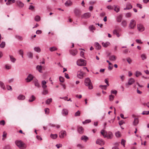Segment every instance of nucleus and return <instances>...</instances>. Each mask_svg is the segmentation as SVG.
I'll list each match as a JSON object with an SVG mask.
<instances>
[{"label": "nucleus", "instance_id": "f257e3e1", "mask_svg": "<svg viewBox=\"0 0 149 149\" xmlns=\"http://www.w3.org/2000/svg\"><path fill=\"white\" fill-rule=\"evenodd\" d=\"M15 143L17 146L20 149H24L26 147V145L21 141H16Z\"/></svg>", "mask_w": 149, "mask_h": 149}, {"label": "nucleus", "instance_id": "f03ea898", "mask_svg": "<svg viewBox=\"0 0 149 149\" xmlns=\"http://www.w3.org/2000/svg\"><path fill=\"white\" fill-rule=\"evenodd\" d=\"M85 85L88 87L89 89H92L93 88V84L91 80L89 78H86L85 80Z\"/></svg>", "mask_w": 149, "mask_h": 149}, {"label": "nucleus", "instance_id": "7ed1b4c3", "mask_svg": "<svg viewBox=\"0 0 149 149\" xmlns=\"http://www.w3.org/2000/svg\"><path fill=\"white\" fill-rule=\"evenodd\" d=\"M136 21L134 19L131 20L128 26L129 28L130 29H133L136 27Z\"/></svg>", "mask_w": 149, "mask_h": 149}, {"label": "nucleus", "instance_id": "20e7f679", "mask_svg": "<svg viewBox=\"0 0 149 149\" xmlns=\"http://www.w3.org/2000/svg\"><path fill=\"white\" fill-rule=\"evenodd\" d=\"M77 63V64L79 66H85L86 65V61L82 59L78 60Z\"/></svg>", "mask_w": 149, "mask_h": 149}, {"label": "nucleus", "instance_id": "39448f33", "mask_svg": "<svg viewBox=\"0 0 149 149\" xmlns=\"http://www.w3.org/2000/svg\"><path fill=\"white\" fill-rule=\"evenodd\" d=\"M66 132L65 130H62L60 132L59 134V136L60 138L63 139L65 136H66Z\"/></svg>", "mask_w": 149, "mask_h": 149}, {"label": "nucleus", "instance_id": "423d86ee", "mask_svg": "<svg viewBox=\"0 0 149 149\" xmlns=\"http://www.w3.org/2000/svg\"><path fill=\"white\" fill-rule=\"evenodd\" d=\"M85 73L83 72L81 70L78 71L77 72V77L79 79L82 78L85 75Z\"/></svg>", "mask_w": 149, "mask_h": 149}, {"label": "nucleus", "instance_id": "0eeeda50", "mask_svg": "<svg viewBox=\"0 0 149 149\" xmlns=\"http://www.w3.org/2000/svg\"><path fill=\"white\" fill-rule=\"evenodd\" d=\"M137 26L138 30L140 32H142L145 30L144 27L142 24H138L137 25Z\"/></svg>", "mask_w": 149, "mask_h": 149}, {"label": "nucleus", "instance_id": "6e6552de", "mask_svg": "<svg viewBox=\"0 0 149 149\" xmlns=\"http://www.w3.org/2000/svg\"><path fill=\"white\" fill-rule=\"evenodd\" d=\"M75 15L77 16H79L81 13L80 10L79 9L76 8L75 9L74 11Z\"/></svg>", "mask_w": 149, "mask_h": 149}, {"label": "nucleus", "instance_id": "1a4fd4ad", "mask_svg": "<svg viewBox=\"0 0 149 149\" xmlns=\"http://www.w3.org/2000/svg\"><path fill=\"white\" fill-rule=\"evenodd\" d=\"M17 5L20 8H21L24 7V4L20 1H17L16 2Z\"/></svg>", "mask_w": 149, "mask_h": 149}, {"label": "nucleus", "instance_id": "9d476101", "mask_svg": "<svg viewBox=\"0 0 149 149\" xmlns=\"http://www.w3.org/2000/svg\"><path fill=\"white\" fill-rule=\"evenodd\" d=\"M96 143L102 146L104 144L105 142L102 139H98L96 141Z\"/></svg>", "mask_w": 149, "mask_h": 149}, {"label": "nucleus", "instance_id": "9b49d317", "mask_svg": "<svg viewBox=\"0 0 149 149\" xmlns=\"http://www.w3.org/2000/svg\"><path fill=\"white\" fill-rule=\"evenodd\" d=\"M91 16L90 13H85L82 15L81 16V18H82L86 19L89 17Z\"/></svg>", "mask_w": 149, "mask_h": 149}, {"label": "nucleus", "instance_id": "f8f14e48", "mask_svg": "<svg viewBox=\"0 0 149 149\" xmlns=\"http://www.w3.org/2000/svg\"><path fill=\"white\" fill-rule=\"evenodd\" d=\"M33 77L32 75L31 74H29L26 79V82H30L33 79Z\"/></svg>", "mask_w": 149, "mask_h": 149}, {"label": "nucleus", "instance_id": "ddd939ff", "mask_svg": "<svg viewBox=\"0 0 149 149\" xmlns=\"http://www.w3.org/2000/svg\"><path fill=\"white\" fill-rule=\"evenodd\" d=\"M135 80L132 78H130L128 79V83L126 85H131L135 82Z\"/></svg>", "mask_w": 149, "mask_h": 149}, {"label": "nucleus", "instance_id": "4468645a", "mask_svg": "<svg viewBox=\"0 0 149 149\" xmlns=\"http://www.w3.org/2000/svg\"><path fill=\"white\" fill-rule=\"evenodd\" d=\"M84 131V128L81 126L79 127L78 128V132L80 134H82L83 133Z\"/></svg>", "mask_w": 149, "mask_h": 149}, {"label": "nucleus", "instance_id": "2eb2a0df", "mask_svg": "<svg viewBox=\"0 0 149 149\" xmlns=\"http://www.w3.org/2000/svg\"><path fill=\"white\" fill-rule=\"evenodd\" d=\"M123 17V15L121 14L119 15L116 18V21L118 22H121Z\"/></svg>", "mask_w": 149, "mask_h": 149}, {"label": "nucleus", "instance_id": "dca6fc26", "mask_svg": "<svg viewBox=\"0 0 149 149\" xmlns=\"http://www.w3.org/2000/svg\"><path fill=\"white\" fill-rule=\"evenodd\" d=\"M81 139L85 142H86L88 140V138L86 136L83 135L81 137Z\"/></svg>", "mask_w": 149, "mask_h": 149}, {"label": "nucleus", "instance_id": "f3484780", "mask_svg": "<svg viewBox=\"0 0 149 149\" xmlns=\"http://www.w3.org/2000/svg\"><path fill=\"white\" fill-rule=\"evenodd\" d=\"M117 57L114 55H112L109 56V59L111 61H115L116 60Z\"/></svg>", "mask_w": 149, "mask_h": 149}, {"label": "nucleus", "instance_id": "a211bd4d", "mask_svg": "<svg viewBox=\"0 0 149 149\" xmlns=\"http://www.w3.org/2000/svg\"><path fill=\"white\" fill-rule=\"evenodd\" d=\"M70 52L71 54L74 56L77 54V52L76 50H71L70 51Z\"/></svg>", "mask_w": 149, "mask_h": 149}, {"label": "nucleus", "instance_id": "6ab92c4d", "mask_svg": "<svg viewBox=\"0 0 149 149\" xmlns=\"http://www.w3.org/2000/svg\"><path fill=\"white\" fill-rule=\"evenodd\" d=\"M36 69L40 72L42 73V66L41 65H38L36 67Z\"/></svg>", "mask_w": 149, "mask_h": 149}, {"label": "nucleus", "instance_id": "aec40b11", "mask_svg": "<svg viewBox=\"0 0 149 149\" xmlns=\"http://www.w3.org/2000/svg\"><path fill=\"white\" fill-rule=\"evenodd\" d=\"M46 82L45 80L42 81V87L44 89H45L47 87L46 85Z\"/></svg>", "mask_w": 149, "mask_h": 149}, {"label": "nucleus", "instance_id": "412c9836", "mask_svg": "<svg viewBox=\"0 0 149 149\" xmlns=\"http://www.w3.org/2000/svg\"><path fill=\"white\" fill-rule=\"evenodd\" d=\"M102 45L104 47H106L109 46L110 45V43L108 42H102Z\"/></svg>", "mask_w": 149, "mask_h": 149}, {"label": "nucleus", "instance_id": "4be33fe9", "mask_svg": "<svg viewBox=\"0 0 149 149\" xmlns=\"http://www.w3.org/2000/svg\"><path fill=\"white\" fill-rule=\"evenodd\" d=\"M62 113L63 115L65 116L68 115V111L67 109H63Z\"/></svg>", "mask_w": 149, "mask_h": 149}, {"label": "nucleus", "instance_id": "5701e85b", "mask_svg": "<svg viewBox=\"0 0 149 149\" xmlns=\"http://www.w3.org/2000/svg\"><path fill=\"white\" fill-rule=\"evenodd\" d=\"M95 47L96 49L99 50L101 48V45L99 44L98 43L96 42L95 43Z\"/></svg>", "mask_w": 149, "mask_h": 149}, {"label": "nucleus", "instance_id": "b1692460", "mask_svg": "<svg viewBox=\"0 0 149 149\" xmlns=\"http://www.w3.org/2000/svg\"><path fill=\"white\" fill-rule=\"evenodd\" d=\"M34 83L35 86L37 87L38 88H39L40 87V86L39 83L38 82V81L37 80H35L34 81Z\"/></svg>", "mask_w": 149, "mask_h": 149}, {"label": "nucleus", "instance_id": "393cba45", "mask_svg": "<svg viewBox=\"0 0 149 149\" xmlns=\"http://www.w3.org/2000/svg\"><path fill=\"white\" fill-rule=\"evenodd\" d=\"M122 26L123 27H125L127 25V22L126 20H123L121 23Z\"/></svg>", "mask_w": 149, "mask_h": 149}, {"label": "nucleus", "instance_id": "a878e982", "mask_svg": "<svg viewBox=\"0 0 149 149\" xmlns=\"http://www.w3.org/2000/svg\"><path fill=\"white\" fill-rule=\"evenodd\" d=\"M25 96L23 95H20L17 97V99L20 100H23L25 99Z\"/></svg>", "mask_w": 149, "mask_h": 149}, {"label": "nucleus", "instance_id": "bb28decb", "mask_svg": "<svg viewBox=\"0 0 149 149\" xmlns=\"http://www.w3.org/2000/svg\"><path fill=\"white\" fill-rule=\"evenodd\" d=\"M132 5H131L130 4H127L126 6V8H124V10H130L132 8Z\"/></svg>", "mask_w": 149, "mask_h": 149}, {"label": "nucleus", "instance_id": "cd10ccee", "mask_svg": "<svg viewBox=\"0 0 149 149\" xmlns=\"http://www.w3.org/2000/svg\"><path fill=\"white\" fill-rule=\"evenodd\" d=\"M34 50L38 53H39L41 51V49L40 48L38 47H35L34 48Z\"/></svg>", "mask_w": 149, "mask_h": 149}, {"label": "nucleus", "instance_id": "c85d7f7f", "mask_svg": "<svg viewBox=\"0 0 149 149\" xmlns=\"http://www.w3.org/2000/svg\"><path fill=\"white\" fill-rule=\"evenodd\" d=\"M139 123V120L137 118H134V121L133 123V125H136Z\"/></svg>", "mask_w": 149, "mask_h": 149}, {"label": "nucleus", "instance_id": "c756f323", "mask_svg": "<svg viewBox=\"0 0 149 149\" xmlns=\"http://www.w3.org/2000/svg\"><path fill=\"white\" fill-rule=\"evenodd\" d=\"M101 133L104 137H107V134L105 130H102L101 131Z\"/></svg>", "mask_w": 149, "mask_h": 149}, {"label": "nucleus", "instance_id": "7c9ffc66", "mask_svg": "<svg viewBox=\"0 0 149 149\" xmlns=\"http://www.w3.org/2000/svg\"><path fill=\"white\" fill-rule=\"evenodd\" d=\"M27 55L28 57L31 59H32L33 58V54L31 52H28L27 53Z\"/></svg>", "mask_w": 149, "mask_h": 149}, {"label": "nucleus", "instance_id": "2f4dec72", "mask_svg": "<svg viewBox=\"0 0 149 149\" xmlns=\"http://www.w3.org/2000/svg\"><path fill=\"white\" fill-rule=\"evenodd\" d=\"M9 56L11 61L13 63H15L16 60V59L13 56L10 55Z\"/></svg>", "mask_w": 149, "mask_h": 149}, {"label": "nucleus", "instance_id": "473e14b6", "mask_svg": "<svg viewBox=\"0 0 149 149\" xmlns=\"http://www.w3.org/2000/svg\"><path fill=\"white\" fill-rule=\"evenodd\" d=\"M113 7L114 8V10L116 12L118 13L120 11V7L119 6L114 5Z\"/></svg>", "mask_w": 149, "mask_h": 149}, {"label": "nucleus", "instance_id": "72a5a7b5", "mask_svg": "<svg viewBox=\"0 0 149 149\" xmlns=\"http://www.w3.org/2000/svg\"><path fill=\"white\" fill-rule=\"evenodd\" d=\"M58 136V135L57 134H51L50 135V137L53 139H56Z\"/></svg>", "mask_w": 149, "mask_h": 149}, {"label": "nucleus", "instance_id": "f704fd0d", "mask_svg": "<svg viewBox=\"0 0 149 149\" xmlns=\"http://www.w3.org/2000/svg\"><path fill=\"white\" fill-rule=\"evenodd\" d=\"M0 86L3 89H5V86L3 82L0 81Z\"/></svg>", "mask_w": 149, "mask_h": 149}, {"label": "nucleus", "instance_id": "c9c22d12", "mask_svg": "<svg viewBox=\"0 0 149 149\" xmlns=\"http://www.w3.org/2000/svg\"><path fill=\"white\" fill-rule=\"evenodd\" d=\"M57 49V48L55 47H51L49 48V50L51 52H53L54 51L56 50Z\"/></svg>", "mask_w": 149, "mask_h": 149}, {"label": "nucleus", "instance_id": "e433bc0d", "mask_svg": "<svg viewBox=\"0 0 149 149\" xmlns=\"http://www.w3.org/2000/svg\"><path fill=\"white\" fill-rule=\"evenodd\" d=\"M35 99V97L33 95H32L29 100V101L30 102H32Z\"/></svg>", "mask_w": 149, "mask_h": 149}, {"label": "nucleus", "instance_id": "4c0bfd02", "mask_svg": "<svg viewBox=\"0 0 149 149\" xmlns=\"http://www.w3.org/2000/svg\"><path fill=\"white\" fill-rule=\"evenodd\" d=\"M71 4V1H69L68 0L66 1L65 3V5L66 6H69Z\"/></svg>", "mask_w": 149, "mask_h": 149}, {"label": "nucleus", "instance_id": "58836bf2", "mask_svg": "<svg viewBox=\"0 0 149 149\" xmlns=\"http://www.w3.org/2000/svg\"><path fill=\"white\" fill-rule=\"evenodd\" d=\"M113 33L114 34L116 35L117 36L119 37L120 36V35L119 33L117 32V31L116 30H114L113 31Z\"/></svg>", "mask_w": 149, "mask_h": 149}, {"label": "nucleus", "instance_id": "ea45409f", "mask_svg": "<svg viewBox=\"0 0 149 149\" xmlns=\"http://www.w3.org/2000/svg\"><path fill=\"white\" fill-rule=\"evenodd\" d=\"M91 122V120L90 119H87L85 121L82 122V123L84 124H86L87 123H89Z\"/></svg>", "mask_w": 149, "mask_h": 149}, {"label": "nucleus", "instance_id": "a19ab883", "mask_svg": "<svg viewBox=\"0 0 149 149\" xmlns=\"http://www.w3.org/2000/svg\"><path fill=\"white\" fill-rule=\"evenodd\" d=\"M141 73L139 71H136L135 73V75L136 77H138L139 76L141 75Z\"/></svg>", "mask_w": 149, "mask_h": 149}, {"label": "nucleus", "instance_id": "79ce46f5", "mask_svg": "<svg viewBox=\"0 0 149 149\" xmlns=\"http://www.w3.org/2000/svg\"><path fill=\"white\" fill-rule=\"evenodd\" d=\"M52 99L51 98L48 99H47L46 102V103L47 104H49L50 102H52Z\"/></svg>", "mask_w": 149, "mask_h": 149}, {"label": "nucleus", "instance_id": "37998d69", "mask_svg": "<svg viewBox=\"0 0 149 149\" xmlns=\"http://www.w3.org/2000/svg\"><path fill=\"white\" fill-rule=\"evenodd\" d=\"M6 45L5 43L4 42H2L0 45V47L1 48H3Z\"/></svg>", "mask_w": 149, "mask_h": 149}, {"label": "nucleus", "instance_id": "c03bdc74", "mask_svg": "<svg viewBox=\"0 0 149 149\" xmlns=\"http://www.w3.org/2000/svg\"><path fill=\"white\" fill-rule=\"evenodd\" d=\"M107 86H108L107 85H100V86L99 87L100 88H101V87H102V89H104L105 90H106L107 89Z\"/></svg>", "mask_w": 149, "mask_h": 149}, {"label": "nucleus", "instance_id": "a18cd8bd", "mask_svg": "<svg viewBox=\"0 0 149 149\" xmlns=\"http://www.w3.org/2000/svg\"><path fill=\"white\" fill-rule=\"evenodd\" d=\"M114 97V96L111 95H109V98L110 101H112L113 100Z\"/></svg>", "mask_w": 149, "mask_h": 149}, {"label": "nucleus", "instance_id": "49530a36", "mask_svg": "<svg viewBox=\"0 0 149 149\" xmlns=\"http://www.w3.org/2000/svg\"><path fill=\"white\" fill-rule=\"evenodd\" d=\"M59 81H60V82H63L64 81V78L61 76L59 77Z\"/></svg>", "mask_w": 149, "mask_h": 149}, {"label": "nucleus", "instance_id": "de8ad7c7", "mask_svg": "<svg viewBox=\"0 0 149 149\" xmlns=\"http://www.w3.org/2000/svg\"><path fill=\"white\" fill-rule=\"evenodd\" d=\"M35 19L36 21H39L40 20V16H36L35 17Z\"/></svg>", "mask_w": 149, "mask_h": 149}, {"label": "nucleus", "instance_id": "09e8293b", "mask_svg": "<svg viewBox=\"0 0 149 149\" xmlns=\"http://www.w3.org/2000/svg\"><path fill=\"white\" fill-rule=\"evenodd\" d=\"M125 17H130L132 16V14L130 13H128L126 14Z\"/></svg>", "mask_w": 149, "mask_h": 149}, {"label": "nucleus", "instance_id": "8fccbe9b", "mask_svg": "<svg viewBox=\"0 0 149 149\" xmlns=\"http://www.w3.org/2000/svg\"><path fill=\"white\" fill-rule=\"evenodd\" d=\"M15 37L16 38L19 39L20 40H22L23 39L22 37L16 35Z\"/></svg>", "mask_w": 149, "mask_h": 149}, {"label": "nucleus", "instance_id": "3c124183", "mask_svg": "<svg viewBox=\"0 0 149 149\" xmlns=\"http://www.w3.org/2000/svg\"><path fill=\"white\" fill-rule=\"evenodd\" d=\"M80 115V112L79 111H78L76 112L74 116H79Z\"/></svg>", "mask_w": 149, "mask_h": 149}, {"label": "nucleus", "instance_id": "603ef678", "mask_svg": "<svg viewBox=\"0 0 149 149\" xmlns=\"http://www.w3.org/2000/svg\"><path fill=\"white\" fill-rule=\"evenodd\" d=\"M4 149H12L11 147L9 145L6 146L4 148Z\"/></svg>", "mask_w": 149, "mask_h": 149}, {"label": "nucleus", "instance_id": "864d4df0", "mask_svg": "<svg viewBox=\"0 0 149 149\" xmlns=\"http://www.w3.org/2000/svg\"><path fill=\"white\" fill-rule=\"evenodd\" d=\"M48 93V91L46 89H44L43 92H42V94L44 95H45Z\"/></svg>", "mask_w": 149, "mask_h": 149}, {"label": "nucleus", "instance_id": "5fc2aeb1", "mask_svg": "<svg viewBox=\"0 0 149 149\" xmlns=\"http://www.w3.org/2000/svg\"><path fill=\"white\" fill-rule=\"evenodd\" d=\"M127 61L128 63L130 64L132 62V60L130 58H127Z\"/></svg>", "mask_w": 149, "mask_h": 149}, {"label": "nucleus", "instance_id": "6e6d98bb", "mask_svg": "<svg viewBox=\"0 0 149 149\" xmlns=\"http://www.w3.org/2000/svg\"><path fill=\"white\" fill-rule=\"evenodd\" d=\"M149 114V111H143L142 114L143 115H148Z\"/></svg>", "mask_w": 149, "mask_h": 149}, {"label": "nucleus", "instance_id": "4d7b16f0", "mask_svg": "<svg viewBox=\"0 0 149 149\" xmlns=\"http://www.w3.org/2000/svg\"><path fill=\"white\" fill-rule=\"evenodd\" d=\"M141 58L143 60H144L146 58V56L144 54H142L141 55Z\"/></svg>", "mask_w": 149, "mask_h": 149}, {"label": "nucleus", "instance_id": "13d9d810", "mask_svg": "<svg viewBox=\"0 0 149 149\" xmlns=\"http://www.w3.org/2000/svg\"><path fill=\"white\" fill-rule=\"evenodd\" d=\"M115 135L117 137H119L120 136V132H118L116 133Z\"/></svg>", "mask_w": 149, "mask_h": 149}, {"label": "nucleus", "instance_id": "bf43d9fd", "mask_svg": "<svg viewBox=\"0 0 149 149\" xmlns=\"http://www.w3.org/2000/svg\"><path fill=\"white\" fill-rule=\"evenodd\" d=\"M56 146L57 148H59L60 147H62V144L59 143L58 144H57Z\"/></svg>", "mask_w": 149, "mask_h": 149}, {"label": "nucleus", "instance_id": "052dcab7", "mask_svg": "<svg viewBox=\"0 0 149 149\" xmlns=\"http://www.w3.org/2000/svg\"><path fill=\"white\" fill-rule=\"evenodd\" d=\"M7 88L8 90L10 91H12V90L11 86L9 85H8L7 86Z\"/></svg>", "mask_w": 149, "mask_h": 149}, {"label": "nucleus", "instance_id": "680f3d73", "mask_svg": "<svg viewBox=\"0 0 149 149\" xmlns=\"http://www.w3.org/2000/svg\"><path fill=\"white\" fill-rule=\"evenodd\" d=\"M113 7L110 5L108 6L107 7V8L109 10H112L113 9Z\"/></svg>", "mask_w": 149, "mask_h": 149}, {"label": "nucleus", "instance_id": "e2e57ef3", "mask_svg": "<svg viewBox=\"0 0 149 149\" xmlns=\"http://www.w3.org/2000/svg\"><path fill=\"white\" fill-rule=\"evenodd\" d=\"M18 53L20 55H23V50L22 49H20L18 51Z\"/></svg>", "mask_w": 149, "mask_h": 149}, {"label": "nucleus", "instance_id": "0e129e2a", "mask_svg": "<svg viewBox=\"0 0 149 149\" xmlns=\"http://www.w3.org/2000/svg\"><path fill=\"white\" fill-rule=\"evenodd\" d=\"M7 133L5 131H4L3 132V137L6 138V135Z\"/></svg>", "mask_w": 149, "mask_h": 149}, {"label": "nucleus", "instance_id": "69168bd1", "mask_svg": "<svg viewBox=\"0 0 149 149\" xmlns=\"http://www.w3.org/2000/svg\"><path fill=\"white\" fill-rule=\"evenodd\" d=\"M125 142V140H124V139H122L121 140V144L123 145L124 146Z\"/></svg>", "mask_w": 149, "mask_h": 149}, {"label": "nucleus", "instance_id": "338daca9", "mask_svg": "<svg viewBox=\"0 0 149 149\" xmlns=\"http://www.w3.org/2000/svg\"><path fill=\"white\" fill-rule=\"evenodd\" d=\"M118 123H119V125L120 126H121V125H122L123 123H124L125 122L124 121L122 120L119 121V122Z\"/></svg>", "mask_w": 149, "mask_h": 149}, {"label": "nucleus", "instance_id": "774afa93", "mask_svg": "<svg viewBox=\"0 0 149 149\" xmlns=\"http://www.w3.org/2000/svg\"><path fill=\"white\" fill-rule=\"evenodd\" d=\"M34 8V6H32V5H30L29 9V10H33Z\"/></svg>", "mask_w": 149, "mask_h": 149}]
</instances>
